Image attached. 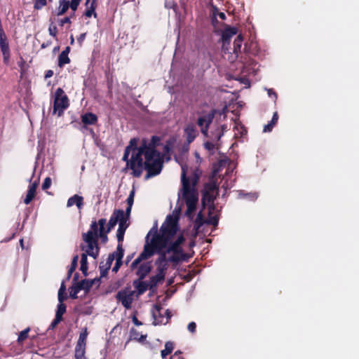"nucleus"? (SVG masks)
<instances>
[{
    "instance_id": "48",
    "label": "nucleus",
    "mask_w": 359,
    "mask_h": 359,
    "mask_svg": "<svg viewBox=\"0 0 359 359\" xmlns=\"http://www.w3.org/2000/svg\"><path fill=\"white\" fill-rule=\"evenodd\" d=\"M134 198H135V189H133L131 190V191L130 192V194L128 197V198L126 199V203H127V205L128 206H133V203H134Z\"/></svg>"
},
{
    "instance_id": "21",
    "label": "nucleus",
    "mask_w": 359,
    "mask_h": 359,
    "mask_svg": "<svg viewBox=\"0 0 359 359\" xmlns=\"http://www.w3.org/2000/svg\"><path fill=\"white\" fill-rule=\"evenodd\" d=\"M97 120V115L91 112L86 113L81 116V121L85 125H95Z\"/></svg>"
},
{
    "instance_id": "51",
    "label": "nucleus",
    "mask_w": 359,
    "mask_h": 359,
    "mask_svg": "<svg viewBox=\"0 0 359 359\" xmlns=\"http://www.w3.org/2000/svg\"><path fill=\"white\" fill-rule=\"evenodd\" d=\"M78 260H79V256L75 255L72 258V261L71 263V266L69 267V269H71L72 271H74L77 267L78 265Z\"/></svg>"
},
{
    "instance_id": "8",
    "label": "nucleus",
    "mask_w": 359,
    "mask_h": 359,
    "mask_svg": "<svg viewBox=\"0 0 359 359\" xmlns=\"http://www.w3.org/2000/svg\"><path fill=\"white\" fill-rule=\"evenodd\" d=\"M82 238L87 243V246H81V250L85 251L83 254H87V256L89 255L97 259L100 252L98 239L92 238L91 233H83Z\"/></svg>"
},
{
    "instance_id": "55",
    "label": "nucleus",
    "mask_w": 359,
    "mask_h": 359,
    "mask_svg": "<svg viewBox=\"0 0 359 359\" xmlns=\"http://www.w3.org/2000/svg\"><path fill=\"white\" fill-rule=\"evenodd\" d=\"M49 34L53 37H56L57 34V29L55 25H50L48 28Z\"/></svg>"
},
{
    "instance_id": "38",
    "label": "nucleus",
    "mask_w": 359,
    "mask_h": 359,
    "mask_svg": "<svg viewBox=\"0 0 359 359\" xmlns=\"http://www.w3.org/2000/svg\"><path fill=\"white\" fill-rule=\"evenodd\" d=\"M70 62V59L68 55H65L64 53H61L58 56V66L63 67L65 65Z\"/></svg>"
},
{
    "instance_id": "46",
    "label": "nucleus",
    "mask_w": 359,
    "mask_h": 359,
    "mask_svg": "<svg viewBox=\"0 0 359 359\" xmlns=\"http://www.w3.org/2000/svg\"><path fill=\"white\" fill-rule=\"evenodd\" d=\"M131 210H132V207L128 206L126 208V210L125 212L123 210V215L121 217V220L128 222V220L129 219L130 213H131Z\"/></svg>"
},
{
    "instance_id": "35",
    "label": "nucleus",
    "mask_w": 359,
    "mask_h": 359,
    "mask_svg": "<svg viewBox=\"0 0 359 359\" xmlns=\"http://www.w3.org/2000/svg\"><path fill=\"white\" fill-rule=\"evenodd\" d=\"M88 334V332L87 328L86 327L84 328L83 331L80 333L79 339L76 343V346H86V340Z\"/></svg>"
},
{
    "instance_id": "44",
    "label": "nucleus",
    "mask_w": 359,
    "mask_h": 359,
    "mask_svg": "<svg viewBox=\"0 0 359 359\" xmlns=\"http://www.w3.org/2000/svg\"><path fill=\"white\" fill-rule=\"evenodd\" d=\"M35 195H36L35 191L28 189L26 197L24 199V203L27 205L29 204L32 202V201L34 199V198L35 197Z\"/></svg>"
},
{
    "instance_id": "28",
    "label": "nucleus",
    "mask_w": 359,
    "mask_h": 359,
    "mask_svg": "<svg viewBox=\"0 0 359 359\" xmlns=\"http://www.w3.org/2000/svg\"><path fill=\"white\" fill-rule=\"evenodd\" d=\"M278 120V114L277 111H275L273 114V117L271 120V121L265 125L263 128V132L264 133H269L271 132L273 127L276 125Z\"/></svg>"
},
{
    "instance_id": "16",
    "label": "nucleus",
    "mask_w": 359,
    "mask_h": 359,
    "mask_svg": "<svg viewBox=\"0 0 359 359\" xmlns=\"http://www.w3.org/2000/svg\"><path fill=\"white\" fill-rule=\"evenodd\" d=\"M162 309L163 308L161 304H155L154 305L155 311H154L152 312V316L154 318V325H160V324L164 325V323H165L164 316L161 314Z\"/></svg>"
},
{
    "instance_id": "60",
    "label": "nucleus",
    "mask_w": 359,
    "mask_h": 359,
    "mask_svg": "<svg viewBox=\"0 0 359 359\" xmlns=\"http://www.w3.org/2000/svg\"><path fill=\"white\" fill-rule=\"evenodd\" d=\"M122 264H123V262L121 260H119V259L117 260L116 259L115 265L114 266V267L112 269V271L114 272V273L118 272V271L119 270V269L121 268Z\"/></svg>"
},
{
    "instance_id": "57",
    "label": "nucleus",
    "mask_w": 359,
    "mask_h": 359,
    "mask_svg": "<svg viewBox=\"0 0 359 359\" xmlns=\"http://www.w3.org/2000/svg\"><path fill=\"white\" fill-rule=\"evenodd\" d=\"M187 329L188 330L192 333V334H194L196 331V324L195 322H191L188 324V326H187Z\"/></svg>"
},
{
    "instance_id": "42",
    "label": "nucleus",
    "mask_w": 359,
    "mask_h": 359,
    "mask_svg": "<svg viewBox=\"0 0 359 359\" xmlns=\"http://www.w3.org/2000/svg\"><path fill=\"white\" fill-rule=\"evenodd\" d=\"M66 310L67 306L64 303L58 304L55 316L62 319V316L64 315V313H65Z\"/></svg>"
},
{
    "instance_id": "36",
    "label": "nucleus",
    "mask_w": 359,
    "mask_h": 359,
    "mask_svg": "<svg viewBox=\"0 0 359 359\" xmlns=\"http://www.w3.org/2000/svg\"><path fill=\"white\" fill-rule=\"evenodd\" d=\"M130 336L133 339L140 342L144 341L147 338V335L140 334L139 332L135 328L131 329Z\"/></svg>"
},
{
    "instance_id": "54",
    "label": "nucleus",
    "mask_w": 359,
    "mask_h": 359,
    "mask_svg": "<svg viewBox=\"0 0 359 359\" xmlns=\"http://www.w3.org/2000/svg\"><path fill=\"white\" fill-rule=\"evenodd\" d=\"M81 0H72L69 2V7L73 11H76Z\"/></svg>"
},
{
    "instance_id": "43",
    "label": "nucleus",
    "mask_w": 359,
    "mask_h": 359,
    "mask_svg": "<svg viewBox=\"0 0 359 359\" xmlns=\"http://www.w3.org/2000/svg\"><path fill=\"white\" fill-rule=\"evenodd\" d=\"M29 331H30V328L27 327L19 333V335L18 337V342L19 344L22 343L25 339H27L28 338V334H29Z\"/></svg>"
},
{
    "instance_id": "63",
    "label": "nucleus",
    "mask_w": 359,
    "mask_h": 359,
    "mask_svg": "<svg viewBox=\"0 0 359 359\" xmlns=\"http://www.w3.org/2000/svg\"><path fill=\"white\" fill-rule=\"evenodd\" d=\"M165 316H166V320L165 321V323L164 325H166L167 323H169L171 317H172V314H171V312L169 309H167L165 312Z\"/></svg>"
},
{
    "instance_id": "59",
    "label": "nucleus",
    "mask_w": 359,
    "mask_h": 359,
    "mask_svg": "<svg viewBox=\"0 0 359 359\" xmlns=\"http://www.w3.org/2000/svg\"><path fill=\"white\" fill-rule=\"evenodd\" d=\"M99 269H100V276H101V277H104V276H106L107 275L109 269H107L104 268L103 262H100V266H99Z\"/></svg>"
},
{
    "instance_id": "13",
    "label": "nucleus",
    "mask_w": 359,
    "mask_h": 359,
    "mask_svg": "<svg viewBox=\"0 0 359 359\" xmlns=\"http://www.w3.org/2000/svg\"><path fill=\"white\" fill-rule=\"evenodd\" d=\"M213 114H206L198 118L197 124L201 128V132L206 133L209 125L212 123Z\"/></svg>"
},
{
    "instance_id": "9",
    "label": "nucleus",
    "mask_w": 359,
    "mask_h": 359,
    "mask_svg": "<svg viewBox=\"0 0 359 359\" xmlns=\"http://www.w3.org/2000/svg\"><path fill=\"white\" fill-rule=\"evenodd\" d=\"M123 160L126 161V167L123 170L130 169L132 170L131 175L133 177L136 178L141 177L144 170V158H123Z\"/></svg>"
},
{
    "instance_id": "7",
    "label": "nucleus",
    "mask_w": 359,
    "mask_h": 359,
    "mask_svg": "<svg viewBox=\"0 0 359 359\" xmlns=\"http://www.w3.org/2000/svg\"><path fill=\"white\" fill-rule=\"evenodd\" d=\"M144 170L147 174L144 176L146 180L158 175L162 170L164 158H144Z\"/></svg>"
},
{
    "instance_id": "5",
    "label": "nucleus",
    "mask_w": 359,
    "mask_h": 359,
    "mask_svg": "<svg viewBox=\"0 0 359 359\" xmlns=\"http://www.w3.org/2000/svg\"><path fill=\"white\" fill-rule=\"evenodd\" d=\"M139 139L137 137L132 138L129 144L126 147L123 157H128L130 152V157H153L152 154L149 152L150 145L147 140L142 139V144L140 147L137 146Z\"/></svg>"
},
{
    "instance_id": "31",
    "label": "nucleus",
    "mask_w": 359,
    "mask_h": 359,
    "mask_svg": "<svg viewBox=\"0 0 359 359\" xmlns=\"http://www.w3.org/2000/svg\"><path fill=\"white\" fill-rule=\"evenodd\" d=\"M109 255H113L114 257V259H119L122 261V259L124 256V250L123 248V243H118V245L116 248V250Z\"/></svg>"
},
{
    "instance_id": "41",
    "label": "nucleus",
    "mask_w": 359,
    "mask_h": 359,
    "mask_svg": "<svg viewBox=\"0 0 359 359\" xmlns=\"http://www.w3.org/2000/svg\"><path fill=\"white\" fill-rule=\"evenodd\" d=\"M86 353V346H76L75 347V354L74 357L76 359H81L82 357L85 356Z\"/></svg>"
},
{
    "instance_id": "11",
    "label": "nucleus",
    "mask_w": 359,
    "mask_h": 359,
    "mask_svg": "<svg viewBox=\"0 0 359 359\" xmlns=\"http://www.w3.org/2000/svg\"><path fill=\"white\" fill-rule=\"evenodd\" d=\"M123 215V210L115 209L110 217L109 222L107 226V232H110L111 230L120 221H121V217Z\"/></svg>"
},
{
    "instance_id": "25",
    "label": "nucleus",
    "mask_w": 359,
    "mask_h": 359,
    "mask_svg": "<svg viewBox=\"0 0 359 359\" xmlns=\"http://www.w3.org/2000/svg\"><path fill=\"white\" fill-rule=\"evenodd\" d=\"M156 253L158 254V257L156 259L155 264H163V263H169L170 261L169 260V257H167L169 252H166V250L165 248H161V250H157Z\"/></svg>"
},
{
    "instance_id": "34",
    "label": "nucleus",
    "mask_w": 359,
    "mask_h": 359,
    "mask_svg": "<svg viewBox=\"0 0 359 359\" xmlns=\"http://www.w3.org/2000/svg\"><path fill=\"white\" fill-rule=\"evenodd\" d=\"M69 8V1L67 0H60L57 15H62L65 14Z\"/></svg>"
},
{
    "instance_id": "3",
    "label": "nucleus",
    "mask_w": 359,
    "mask_h": 359,
    "mask_svg": "<svg viewBox=\"0 0 359 359\" xmlns=\"http://www.w3.org/2000/svg\"><path fill=\"white\" fill-rule=\"evenodd\" d=\"M175 235H173L167 242L165 249L166 252L172 253V255L169 256V260L170 263L177 264L180 262L187 261L190 256L185 253L183 250L182 245L185 241L184 236L181 234L176 240L172 241Z\"/></svg>"
},
{
    "instance_id": "10",
    "label": "nucleus",
    "mask_w": 359,
    "mask_h": 359,
    "mask_svg": "<svg viewBox=\"0 0 359 359\" xmlns=\"http://www.w3.org/2000/svg\"><path fill=\"white\" fill-rule=\"evenodd\" d=\"M135 292L126 288L118 291L116 295V299L118 302H121V304L126 309H129L131 308L132 303L133 302V295Z\"/></svg>"
},
{
    "instance_id": "26",
    "label": "nucleus",
    "mask_w": 359,
    "mask_h": 359,
    "mask_svg": "<svg viewBox=\"0 0 359 359\" xmlns=\"http://www.w3.org/2000/svg\"><path fill=\"white\" fill-rule=\"evenodd\" d=\"M164 279L165 278L162 277V276H160L158 274L150 277L149 281L148 283L149 285V290H154L156 288L158 283L163 282Z\"/></svg>"
},
{
    "instance_id": "58",
    "label": "nucleus",
    "mask_w": 359,
    "mask_h": 359,
    "mask_svg": "<svg viewBox=\"0 0 359 359\" xmlns=\"http://www.w3.org/2000/svg\"><path fill=\"white\" fill-rule=\"evenodd\" d=\"M142 259L138 256L131 264L130 268L132 270L137 268V266L140 264Z\"/></svg>"
},
{
    "instance_id": "62",
    "label": "nucleus",
    "mask_w": 359,
    "mask_h": 359,
    "mask_svg": "<svg viewBox=\"0 0 359 359\" xmlns=\"http://www.w3.org/2000/svg\"><path fill=\"white\" fill-rule=\"evenodd\" d=\"M71 20L69 17H65L60 20V25L63 26L65 24H70Z\"/></svg>"
},
{
    "instance_id": "20",
    "label": "nucleus",
    "mask_w": 359,
    "mask_h": 359,
    "mask_svg": "<svg viewBox=\"0 0 359 359\" xmlns=\"http://www.w3.org/2000/svg\"><path fill=\"white\" fill-rule=\"evenodd\" d=\"M128 226H129V223H128V222L123 221V220L120 221V224H118V230L116 232V237H117L118 243H123L125 232H126L127 228L128 227Z\"/></svg>"
},
{
    "instance_id": "12",
    "label": "nucleus",
    "mask_w": 359,
    "mask_h": 359,
    "mask_svg": "<svg viewBox=\"0 0 359 359\" xmlns=\"http://www.w3.org/2000/svg\"><path fill=\"white\" fill-rule=\"evenodd\" d=\"M97 5V0H86L85 3L86 11L83 13V15L86 18L93 16L95 18H97V14L95 12Z\"/></svg>"
},
{
    "instance_id": "18",
    "label": "nucleus",
    "mask_w": 359,
    "mask_h": 359,
    "mask_svg": "<svg viewBox=\"0 0 359 359\" xmlns=\"http://www.w3.org/2000/svg\"><path fill=\"white\" fill-rule=\"evenodd\" d=\"M107 223V220L104 218L100 219L98 220L99 224V238H101L102 243H105L108 241L107 233L109 232H107L105 230V225Z\"/></svg>"
},
{
    "instance_id": "56",
    "label": "nucleus",
    "mask_w": 359,
    "mask_h": 359,
    "mask_svg": "<svg viewBox=\"0 0 359 359\" xmlns=\"http://www.w3.org/2000/svg\"><path fill=\"white\" fill-rule=\"evenodd\" d=\"M51 185V179L50 177L45 178L43 184H42V189L46 190Z\"/></svg>"
},
{
    "instance_id": "23",
    "label": "nucleus",
    "mask_w": 359,
    "mask_h": 359,
    "mask_svg": "<svg viewBox=\"0 0 359 359\" xmlns=\"http://www.w3.org/2000/svg\"><path fill=\"white\" fill-rule=\"evenodd\" d=\"M96 279L93 280H88V279H83L81 280L80 282H77L76 285L77 286L81 287V290H83L86 291V292H89L90 288L93 287V285L95 284Z\"/></svg>"
},
{
    "instance_id": "47",
    "label": "nucleus",
    "mask_w": 359,
    "mask_h": 359,
    "mask_svg": "<svg viewBox=\"0 0 359 359\" xmlns=\"http://www.w3.org/2000/svg\"><path fill=\"white\" fill-rule=\"evenodd\" d=\"M114 260V257L113 255H109L106 260V262L105 263L103 262L104 268L109 270Z\"/></svg>"
},
{
    "instance_id": "22",
    "label": "nucleus",
    "mask_w": 359,
    "mask_h": 359,
    "mask_svg": "<svg viewBox=\"0 0 359 359\" xmlns=\"http://www.w3.org/2000/svg\"><path fill=\"white\" fill-rule=\"evenodd\" d=\"M83 201L82 196L75 194L68 199L67 206L71 207L75 204L80 209L83 205Z\"/></svg>"
},
{
    "instance_id": "61",
    "label": "nucleus",
    "mask_w": 359,
    "mask_h": 359,
    "mask_svg": "<svg viewBox=\"0 0 359 359\" xmlns=\"http://www.w3.org/2000/svg\"><path fill=\"white\" fill-rule=\"evenodd\" d=\"M62 320V319L60 318H57L55 316V319L52 321L50 325V327H51L52 329H53L54 327H55Z\"/></svg>"
},
{
    "instance_id": "27",
    "label": "nucleus",
    "mask_w": 359,
    "mask_h": 359,
    "mask_svg": "<svg viewBox=\"0 0 359 359\" xmlns=\"http://www.w3.org/2000/svg\"><path fill=\"white\" fill-rule=\"evenodd\" d=\"M190 144L191 143H189L188 142L182 144L180 141L177 140V147L175 150L176 157H177L178 155H184L188 152Z\"/></svg>"
},
{
    "instance_id": "1",
    "label": "nucleus",
    "mask_w": 359,
    "mask_h": 359,
    "mask_svg": "<svg viewBox=\"0 0 359 359\" xmlns=\"http://www.w3.org/2000/svg\"><path fill=\"white\" fill-rule=\"evenodd\" d=\"M153 231L154 234L150 243L145 244L143 251L139 255L142 260L149 258L157 250L165 248L168 240L173 235H176L179 231L178 217L171 215H168L160 228L159 233L157 231V224H156L147 234V239Z\"/></svg>"
},
{
    "instance_id": "24",
    "label": "nucleus",
    "mask_w": 359,
    "mask_h": 359,
    "mask_svg": "<svg viewBox=\"0 0 359 359\" xmlns=\"http://www.w3.org/2000/svg\"><path fill=\"white\" fill-rule=\"evenodd\" d=\"M243 42V37L242 34L237 36L233 41V53L236 55V57H238V54L241 53V47Z\"/></svg>"
},
{
    "instance_id": "4",
    "label": "nucleus",
    "mask_w": 359,
    "mask_h": 359,
    "mask_svg": "<svg viewBox=\"0 0 359 359\" xmlns=\"http://www.w3.org/2000/svg\"><path fill=\"white\" fill-rule=\"evenodd\" d=\"M175 161L181 165L182 174L181 181L182 184L183 194L182 196L186 204H197L198 195L194 190L191 189L189 178L187 177L189 172L188 165L184 162V158H175Z\"/></svg>"
},
{
    "instance_id": "19",
    "label": "nucleus",
    "mask_w": 359,
    "mask_h": 359,
    "mask_svg": "<svg viewBox=\"0 0 359 359\" xmlns=\"http://www.w3.org/2000/svg\"><path fill=\"white\" fill-rule=\"evenodd\" d=\"M184 133L187 136V142L191 143L197 135V130L193 124H189L184 128Z\"/></svg>"
},
{
    "instance_id": "52",
    "label": "nucleus",
    "mask_w": 359,
    "mask_h": 359,
    "mask_svg": "<svg viewBox=\"0 0 359 359\" xmlns=\"http://www.w3.org/2000/svg\"><path fill=\"white\" fill-rule=\"evenodd\" d=\"M198 180H199V174L198 173V169H196L193 171V173H192V177H191L192 185L195 186L197 184Z\"/></svg>"
},
{
    "instance_id": "14",
    "label": "nucleus",
    "mask_w": 359,
    "mask_h": 359,
    "mask_svg": "<svg viewBox=\"0 0 359 359\" xmlns=\"http://www.w3.org/2000/svg\"><path fill=\"white\" fill-rule=\"evenodd\" d=\"M238 32V29L234 27H226L222 34V40L223 45L225 46L226 43H229L230 39L232 36L236 35Z\"/></svg>"
},
{
    "instance_id": "29",
    "label": "nucleus",
    "mask_w": 359,
    "mask_h": 359,
    "mask_svg": "<svg viewBox=\"0 0 359 359\" xmlns=\"http://www.w3.org/2000/svg\"><path fill=\"white\" fill-rule=\"evenodd\" d=\"M91 233L92 238L99 239V224L98 222L93 221L90 229L86 233Z\"/></svg>"
},
{
    "instance_id": "32",
    "label": "nucleus",
    "mask_w": 359,
    "mask_h": 359,
    "mask_svg": "<svg viewBox=\"0 0 359 359\" xmlns=\"http://www.w3.org/2000/svg\"><path fill=\"white\" fill-rule=\"evenodd\" d=\"M174 349V343L172 341H167L165 344V348L161 351V355L162 358H165L170 354Z\"/></svg>"
},
{
    "instance_id": "37",
    "label": "nucleus",
    "mask_w": 359,
    "mask_h": 359,
    "mask_svg": "<svg viewBox=\"0 0 359 359\" xmlns=\"http://www.w3.org/2000/svg\"><path fill=\"white\" fill-rule=\"evenodd\" d=\"M256 48L257 45L252 42H250V43L245 44L243 50L246 54L255 55L257 53Z\"/></svg>"
},
{
    "instance_id": "64",
    "label": "nucleus",
    "mask_w": 359,
    "mask_h": 359,
    "mask_svg": "<svg viewBox=\"0 0 359 359\" xmlns=\"http://www.w3.org/2000/svg\"><path fill=\"white\" fill-rule=\"evenodd\" d=\"M182 352L180 351H176L170 359H182L183 358L181 356Z\"/></svg>"
},
{
    "instance_id": "49",
    "label": "nucleus",
    "mask_w": 359,
    "mask_h": 359,
    "mask_svg": "<svg viewBox=\"0 0 359 359\" xmlns=\"http://www.w3.org/2000/svg\"><path fill=\"white\" fill-rule=\"evenodd\" d=\"M44 145H45V143L43 141H39L38 149L39 151L36 156L37 158L46 156V154L42 151L43 148L44 147Z\"/></svg>"
},
{
    "instance_id": "6",
    "label": "nucleus",
    "mask_w": 359,
    "mask_h": 359,
    "mask_svg": "<svg viewBox=\"0 0 359 359\" xmlns=\"http://www.w3.org/2000/svg\"><path fill=\"white\" fill-rule=\"evenodd\" d=\"M69 106V100L65 91L61 88H57L54 95L53 114L61 116Z\"/></svg>"
},
{
    "instance_id": "15",
    "label": "nucleus",
    "mask_w": 359,
    "mask_h": 359,
    "mask_svg": "<svg viewBox=\"0 0 359 359\" xmlns=\"http://www.w3.org/2000/svg\"><path fill=\"white\" fill-rule=\"evenodd\" d=\"M151 271V263L147 262L141 264L138 266L136 274L140 280H143L150 273Z\"/></svg>"
},
{
    "instance_id": "33",
    "label": "nucleus",
    "mask_w": 359,
    "mask_h": 359,
    "mask_svg": "<svg viewBox=\"0 0 359 359\" xmlns=\"http://www.w3.org/2000/svg\"><path fill=\"white\" fill-rule=\"evenodd\" d=\"M88 257L87 254H82L81 257V267L80 270L84 276H88Z\"/></svg>"
},
{
    "instance_id": "53",
    "label": "nucleus",
    "mask_w": 359,
    "mask_h": 359,
    "mask_svg": "<svg viewBox=\"0 0 359 359\" xmlns=\"http://www.w3.org/2000/svg\"><path fill=\"white\" fill-rule=\"evenodd\" d=\"M46 5V0H35L34 7L35 9H41Z\"/></svg>"
},
{
    "instance_id": "2",
    "label": "nucleus",
    "mask_w": 359,
    "mask_h": 359,
    "mask_svg": "<svg viewBox=\"0 0 359 359\" xmlns=\"http://www.w3.org/2000/svg\"><path fill=\"white\" fill-rule=\"evenodd\" d=\"M149 152L152 154L153 157H176L175 150L177 147V138L170 137L165 141H163L161 137L157 135H153L149 142Z\"/></svg>"
},
{
    "instance_id": "39",
    "label": "nucleus",
    "mask_w": 359,
    "mask_h": 359,
    "mask_svg": "<svg viewBox=\"0 0 359 359\" xmlns=\"http://www.w3.org/2000/svg\"><path fill=\"white\" fill-rule=\"evenodd\" d=\"M157 266V274L162 276L165 278L166 271L168 269V263L156 264Z\"/></svg>"
},
{
    "instance_id": "17",
    "label": "nucleus",
    "mask_w": 359,
    "mask_h": 359,
    "mask_svg": "<svg viewBox=\"0 0 359 359\" xmlns=\"http://www.w3.org/2000/svg\"><path fill=\"white\" fill-rule=\"evenodd\" d=\"M133 285L137 290L138 295L143 294L148 289H149L148 283L143 281L140 278L135 280L133 283Z\"/></svg>"
},
{
    "instance_id": "30",
    "label": "nucleus",
    "mask_w": 359,
    "mask_h": 359,
    "mask_svg": "<svg viewBox=\"0 0 359 359\" xmlns=\"http://www.w3.org/2000/svg\"><path fill=\"white\" fill-rule=\"evenodd\" d=\"M218 172H219V168L213 169V170L212 172V175H211L212 181L205 184V189H207L208 191H215L218 189L217 182L215 181L212 180V179L216 176V175L217 174Z\"/></svg>"
},
{
    "instance_id": "45",
    "label": "nucleus",
    "mask_w": 359,
    "mask_h": 359,
    "mask_svg": "<svg viewBox=\"0 0 359 359\" xmlns=\"http://www.w3.org/2000/svg\"><path fill=\"white\" fill-rule=\"evenodd\" d=\"M196 205L197 204H186V215L190 217L196 210Z\"/></svg>"
},
{
    "instance_id": "50",
    "label": "nucleus",
    "mask_w": 359,
    "mask_h": 359,
    "mask_svg": "<svg viewBox=\"0 0 359 359\" xmlns=\"http://www.w3.org/2000/svg\"><path fill=\"white\" fill-rule=\"evenodd\" d=\"M219 219L217 216H212L208 218L206 223L208 224L212 225L214 226H216L218 225Z\"/></svg>"
},
{
    "instance_id": "40",
    "label": "nucleus",
    "mask_w": 359,
    "mask_h": 359,
    "mask_svg": "<svg viewBox=\"0 0 359 359\" xmlns=\"http://www.w3.org/2000/svg\"><path fill=\"white\" fill-rule=\"evenodd\" d=\"M69 297L73 299H76L78 298V296H77V294L81 290V287L80 286H77L75 284H74L73 285H72L69 288Z\"/></svg>"
}]
</instances>
